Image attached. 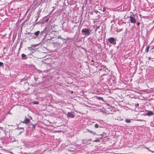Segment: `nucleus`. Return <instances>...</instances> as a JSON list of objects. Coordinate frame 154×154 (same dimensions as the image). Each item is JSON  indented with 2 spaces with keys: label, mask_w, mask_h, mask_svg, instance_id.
<instances>
[{
  "label": "nucleus",
  "mask_w": 154,
  "mask_h": 154,
  "mask_svg": "<svg viewBox=\"0 0 154 154\" xmlns=\"http://www.w3.org/2000/svg\"><path fill=\"white\" fill-rule=\"evenodd\" d=\"M34 34L33 33H32L31 34V36H30L29 37V39H32L33 38V37H34Z\"/></svg>",
  "instance_id": "nucleus-12"
},
{
  "label": "nucleus",
  "mask_w": 154,
  "mask_h": 154,
  "mask_svg": "<svg viewBox=\"0 0 154 154\" xmlns=\"http://www.w3.org/2000/svg\"><path fill=\"white\" fill-rule=\"evenodd\" d=\"M153 114V113L152 111H149L146 113V115L148 116H150L152 115Z\"/></svg>",
  "instance_id": "nucleus-6"
},
{
  "label": "nucleus",
  "mask_w": 154,
  "mask_h": 154,
  "mask_svg": "<svg viewBox=\"0 0 154 154\" xmlns=\"http://www.w3.org/2000/svg\"><path fill=\"white\" fill-rule=\"evenodd\" d=\"M153 48L154 49V46H153Z\"/></svg>",
  "instance_id": "nucleus-28"
},
{
  "label": "nucleus",
  "mask_w": 154,
  "mask_h": 154,
  "mask_svg": "<svg viewBox=\"0 0 154 154\" xmlns=\"http://www.w3.org/2000/svg\"><path fill=\"white\" fill-rule=\"evenodd\" d=\"M9 113L10 114H11V113L10 112H9Z\"/></svg>",
  "instance_id": "nucleus-29"
},
{
  "label": "nucleus",
  "mask_w": 154,
  "mask_h": 154,
  "mask_svg": "<svg viewBox=\"0 0 154 154\" xmlns=\"http://www.w3.org/2000/svg\"><path fill=\"white\" fill-rule=\"evenodd\" d=\"M90 140L91 141V139H90Z\"/></svg>",
  "instance_id": "nucleus-27"
},
{
  "label": "nucleus",
  "mask_w": 154,
  "mask_h": 154,
  "mask_svg": "<svg viewBox=\"0 0 154 154\" xmlns=\"http://www.w3.org/2000/svg\"><path fill=\"white\" fill-rule=\"evenodd\" d=\"M125 121L128 123H130L131 122V120L130 119H125Z\"/></svg>",
  "instance_id": "nucleus-9"
},
{
  "label": "nucleus",
  "mask_w": 154,
  "mask_h": 154,
  "mask_svg": "<svg viewBox=\"0 0 154 154\" xmlns=\"http://www.w3.org/2000/svg\"><path fill=\"white\" fill-rule=\"evenodd\" d=\"M4 66V64L3 63L0 62V66Z\"/></svg>",
  "instance_id": "nucleus-16"
},
{
  "label": "nucleus",
  "mask_w": 154,
  "mask_h": 154,
  "mask_svg": "<svg viewBox=\"0 0 154 154\" xmlns=\"http://www.w3.org/2000/svg\"><path fill=\"white\" fill-rule=\"evenodd\" d=\"M1 57H0V58H1Z\"/></svg>",
  "instance_id": "nucleus-32"
},
{
  "label": "nucleus",
  "mask_w": 154,
  "mask_h": 154,
  "mask_svg": "<svg viewBox=\"0 0 154 154\" xmlns=\"http://www.w3.org/2000/svg\"><path fill=\"white\" fill-rule=\"evenodd\" d=\"M58 38H61L62 39H63V38L61 37L60 36H58Z\"/></svg>",
  "instance_id": "nucleus-21"
},
{
  "label": "nucleus",
  "mask_w": 154,
  "mask_h": 154,
  "mask_svg": "<svg viewBox=\"0 0 154 154\" xmlns=\"http://www.w3.org/2000/svg\"><path fill=\"white\" fill-rule=\"evenodd\" d=\"M139 106V103H137V104H135V106L136 107H138Z\"/></svg>",
  "instance_id": "nucleus-17"
},
{
  "label": "nucleus",
  "mask_w": 154,
  "mask_h": 154,
  "mask_svg": "<svg viewBox=\"0 0 154 154\" xmlns=\"http://www.w3.org/2000/svg\"><path fill=\"white\" fill-rule=\"evenodd\" d=\"M149 46H147L146 47V52H148V51H149Z\"/></svg>",
  "instance_id": "nucleus-13"
},
{
  "label": "nucleus",
  "mask_w": 154,
  "mask_h": 154,
  "mask_svg": "<svg viewBox=\"0 0 154 154\" xmlns=\"http://www.w3.org/2000/svg\"><path fill=\"white\" fill-rule=\"evenodd\" d=\"M32 128L34 129L35 128V125H34L32 124Z\"/></svg>",
  "instance_id": "nucleus-19"
},
{
  "label": "nucleus",
  "mask_w": 154,
  "mask_h": 154,
  "mask_svg": "<svg viewBox=\"0 0 154 154\" xmlns=\"http://www.w3.org/2000/svg\"><path fill=\"white\" fill-rule=\"evenodd\" d=\"M99 28H100V26H97L96 27V30L97 29Z\"/></svg>",
  "instance_id": "nucleus-20"
},
{
  "label": "nucleus",
  "mask_w": 154,
  "mask_h": 154,
  "mask_svg": "<svg viewBox=\"0 0 154 154\" xmlns=\"http://www.w3.org/2000/svg\"><path fill=\"white\" fill-rule=\"evenodd\" d=\"M91 61H92V62H94V61L93 60H91Z\"/></svg>",
  "instance_id": "nucleus-25"
},
{
  "label": "nucleus",
  "mask_w": 154,
  "mask_h": 154,
  "mask_svg": "<svg viewBox=\"0 0 154 154\" xmlns=\"http://www.w3.org/2000/svg\"><path fill=\"white\" fill-rule=\"evenodd\" d=\"M9 113L10 114H11V113L10 112H9Z\"/></svg>",
  "instance_id": "nucleus-30"
},
{
  "label": "nucleus",
  "mask_w": 154,
  "mask_h": 154,
  "mask_svg": "<svg viewBox=\"0 0 154 154\" xmlns=\"http://www.w3.org/2000/svg\"><path fill=\"white\" fill-rule=\"evenodd\" d=\"M130 21L131 23H136V20L134 17L131 16H130Z\"/></svg>",
  "instance_id": "nucleus-4"
},
{
  "label": "nucleus",
  "mask_w": 154,
  "mask_h": 154,
  "mask_svg": "<svg viewBox=\"0 0 154 154\" xmlns=\"http://www.w3.org/2000/svg\"><path fill=\"white\" fill-rule=\"evenodd\" d=\"M94 127L96 128H98V125L97 124H96L95 125Z\"/></svg>",
  "instance_id": "nucleus-14"
},
{
  "label": "nucleus",
  "mask_w": 154,
  "mask_h": 154,
  "mask_svg": "<svg viewBox=\"0 0 154 154\" xmlns=\"http://www.w3.org/2000/svg\"><path fill=\"white\" fill-rule=\"evenodd\" d=\"M149 151H151L152 152H154V151H152V150H151L150 149H149L148 148H146Z\"/></svg>",
  "instance_id": "nucleus-18"
},
{
  "label": "nucleus",
  "mask_w": 154,
  "mask_h": 154,
  "mask_svg": "<svg viewBox=\"0 0 154 154\" xmlns=\"http://www.w3.org/2000/svg\"><path fill=\"white\" fill-rule=\"evenodd\" d=\"M30 119H32V117L30 116H29V119L28 118H27L26 117H25L24 120L23 121L21 122L23 123L26 124L29 122Z\"/></svg>",
  "instance_id": "nucleus-3"
},
{
  "label": "nucleus",
  "mask_w": 154,
  "mask_h": 154,
  "mask_svg": "<svg viewBox=\"0 0 154 154\" xmlns=\"http://www.w3.org/2000/svg\"><path fill=\"white\" fill-rule=\"evenodd\" d=\"M67 116L68 117H70L72 118H73L75 117V115L72 112H68L67 114Z\"/></svg>",
  "instance_id": "nucleus-5"
},
{
  "label": "nucleus",
  "mask_w": 154,
  "mask_h": 154,
  "mask_svg": "<svg viewBox=\"0 0 154 154\" xmlns=\"http://www.w3.org/2000/svg\"><path fill=\"white\" fill-rule=\"evenodd\" d=\"M100 139H103V137H101Z\"/></svg>",
  "instance_id": "nucleus-26"
},
{
  "label": "nucleus",
  "mask_w": 154,
  "mask_h": 154,
  "mask_svg": "<svg viewBox=\"0 0 154 154\" xmlns=\"http://www.w3.org/2000/svg\"><path fill=\"white\" fill-rule=\"evenodd\" d=\"M32 103L33 104H38L39 102L38 101H33L32 102Z\"/></svg>",
  "instance_id": "nucleus-11"
},
{
  "label": "nucleus",
  "mask_w": 154,
  "mask_h": 154,
  "mask_svg": "<svg viewBox=\"0 0 154 154\" xmlns=\"http://www.w3.org/2000/svg\"><path fill=\"white\" fill-rule=\"evenodd\" d=\"M140 24V22H138V23H137V25L138 26H139V25Z\"/></svg>",
  "instance_id": "nucleus-22"
},
{
  "label": "nucleus",
  "mask_w": 154,
  "mask_h": 154,
  "mask_svg": "<svg viewBox=\"0 0 154 154\" xmlns=\"http://www.w3.org/2000/svg\"><path fill=\"white\" fill-rule=\"evenodd\" d=\"M108 41L111 44L113 45H115L116 44L115 39L113 37H110L108 39Z\"/></svg>",
  "instance_id": "nucleus-2"
},
{
  "label": "nucleus",
  "mask_w": 154,
  "mask_h": 154,
  "mask_svg": "<svg viewBox=\"0 0 154 154\" xmlns=\"http://www.w3.org/2000/svg\"><path fill=\"white\" fill-rule=\"evenodd\" d=\"M39 33H40V31H38L35 32L33 34H35L36 36H37L38 35Z\"/></svg>",
  "instance_id": "nucleus-10"
},
{
  "label": "nucleus",
  "mask_w": 154,
  "mask_h": 154,
  "mask_svg": "<svg viewBox=\"0 0 154 154\" xmlns=\"http://www.w3.org/2000/svg\"><path fill=\"white\" fill-rule=\"evenodd\" d=\"M9 113L10 114H11V113L10 112H9Z\"/></svg>",
  "instance_id": "nucleus-31"
},
{
  "label": "nucleus",
  "mask_w": 154,
  "mask_h": 154,
  "mask_svg": "<svg viewBox=\"0 0 154 154\" xmlns=\"http://www.w3.org/2000/svg\"><path fill=\"white\" fill-rule=\"evenodd\" d=\"M21 57L23 59H25L27 58V57L26 56V55L24 54H23L21 55Z\"/></svg>",
  "instance_id": "nucleus-7"
},
{
  "label": "nucleus",
  "mask_w": 154,
  "mask_h": 154,
  "mask_svg": "<svg viewBox=\"0 0 154 154\" xmlns=\"http://www.w3.org/2000/svg\"><path fill=\"white\" fill-rule=\"evenodd\" d=\"M91 31L89 29L84 28L82 30V32L84 33V35L88 36L90 35Z\"/></svg>",
  "instance_id": "nucleus-1"
},
{
  "label": "nucleus",
  "mask_w": 154,
  "mask_h": 154,
  "mask_svg": "<svg viewBox=\"0 0 154 154\" xmlns=\"http://www.w3.org/2000/svg\"><path fill=\"white\" fill-rule=\"evenodd\" d=\"M100 141V140H96L93 141V142H99Z\"/></svg>",
  "instance_id": "nucleus-15"
},
{
  "label": "nucleus",
  "mask_w": 154,
  "mask_h": 154,
  "mask_svg": "<svg viewBox=\"0 0 154 154\" xmlns=\"http://www.w3.org/2000/svg\"><path fill=\"white\" fill-rule=\"evenodd\" d=\"M105 9L103 8V12H104V11H105Z\"/></svg>",
  "instance_id": "nucleus-23"
},
{
  "label": "nucleus",
  "mask_w": 154,
  "mask_h": 154,
  "mask_svg": "<svg viewBox=\"0 0 154 154\" xmlns=\"http://www.w3.org/2000/svg\"><path fill=\"white\" fill-rule=\"evenodd\" d=\"M88 131L90 133L92 134L93 135H95L96 134V133L94 131H92L90 130H88Z\"/></svg>",
  "instance_id": "nucleus-8"
},
{
  "label": "nucleus",
  "mask_w": 154,
  "mask_h": 154,
  "mask_svg": "<svg viewBox=\"0 0 154 154\" xmlns=\"http://www.w3.org/2000/svg\"><path fill=\"white\" fill-rule=\"evenodd\" d=\"M28 34H31V33H30L29 32V33H28Z\"/></svg>",
  "instance_id": "nucleus-24"
}]
</instances>
